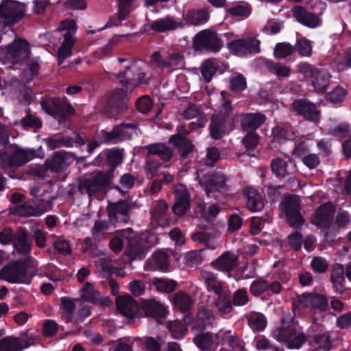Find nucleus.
<instances>
[{
    "instance_id": "obj_1",
    "label": "nucleus",
    "mask_w": 351,
    "mask_h": 351,
    "mask_svg": "<svg viewBox=\"0 0 351 351\" xmlns=\"http://www.w3.org/2000/svg\"><path fill=\"white\" fill-rule=\"evenodd\" d=\"M114 80L122 88H117L109 95L104 106V113L109 118H116L128 108V92H132L136 87L149 84L146 73L136 68L133 64L125 66L123 71L114 73Z\"/></svg>"
},
{
    "instance_id": "obj_2",
    "label": "nucleus",
    "mask_w": 351,
    "mask_h": 351,
    "mask_svg": "<svg viewBox=\"0 0 351 351\" xmlns=\"http://www.w3.org/2000/svg\"><path fill=\"white\" fill-rule=\"evenodd\" d=\"M297 324L294 312L285 313L281 318V327L276 329L273 335L278 341L284 343L289 349H299L307 339L304 332L297 331Z\"/></svg>"
},
{
    "instance_id": "obj_3",
    "label": "nucleus",
    "mask_w": 351,
    "mask_h": 351,
    "mask_svg": "<svg viewBox=\"0 0 351 351\" xmlns=\"http://www.w3.org/2000/svg\"><path fill=\"white\" fill-rule=\"evenodd\" d=\"M32 257L12 261L0 269V279L11 284L29 285L33 275L28 271Z\"/></svg>"
},
{
    "instance_id": "obj_4",
    "label": "nucleus",
    "mask_w": 351,
    "mask_h": 351,
    "mask_svg": "<svg viewBox=\"0 0 351 351\" xmlns=\"http://www.w3.org/2000/svg\"><path fill=\"white\" fill-rule=\"evenodd\" d=\"M298 70L308 80L316 93L326 92L331 78L330 73L326 69L308 62H300L298 64Z\"/></svg>"
},
{
    "instance_id": "obj_5",
    "label": "nucleus",
    "mask_w": 351,
    "mask_h": 351,
    "mask_svg": "<svg viewBox=\"0 0 351 351\" xmlns=\"http://www.w3.org/2000/svg\"><path fill=\"white\" fill-rule=\"evenodd\" d=\"M41 147L38 149H23L15 145L10 149L0 152V160L5 167H21L35 158L41 157Z\"/></svg>"
},
{
    "instance_id": "obj_6",
    "label": "nucleus",
    "mask_w": 351,
    "mask_h": 351,
    "mask_svg": "<svg viewBox=\"0 0 351 351\" xmlns=\"http://www.w3.org/2000/svg\"><path fill=\"white\" fill-rule=\"evenodd\" d=\"M288 225L295 229H300L304 219L301 213L300 199L297 195H288L285 197L280 204Z\"/></svg>"
},
{
    "instance_id": "obj_7",
    "label": "nucleus",
    "mask_w": 351,
    "mask_h": 351,
    "mask_svg": "<svg viewBox=\"0 0 351 351\" xmlns=\"http://www.w3.org/2000/svg\"><path fill=\"white\" fill-rule=\"evenodd\" d=\"M113 179L104 171H99L89 178L79 182L78 191L81 193H86L89 197L110 187Z\"/></svg>"
},
{
    "instance_id": "obj_8",
    "label": "nucleus",
    "mask_w": 351,
    "mask_h": 351,
    "mask_svg": "<svg viewBox=\"0 0 351 351\" xmlns=\"http://www.w3.org/2000/svg\"><path fill=\"white\" fill-rule=\"evenodd\" d=\"M43 109L56 119L60 124L66 123L69 117L75 115L76 111L70 103L62 102L59 98H50L41 102Z\"/></svg>"
},
{
    "instance_id": "obj_9",
    "label": "nucleus",
    "mask_w": 351,
    "mask_h": 351,
    "mask_svg": "<svg viewBox=\"0 0 351 351\" xmlns=\"http://www.w3.org/2000/svg\"><path fill=\"white\" fill-rule=\"evenodd\" d=\"M222 40L215 33L208 30H203L195 34L193 40V48L195 51H206L217 52L222 47Z\"/></svg>"
},
{
    "instance_id": "obj_10",
    "label": "nucleus",
    "mask_w": 351,
    "mask_h": 351,
    "mask_svg": "<svg viewBox=\"0 0 351 351\" xmlns=\"http://www.w3.org/2000/svg\"><path fill=\"white\" fill-rule=\"evenodd\" d=\"M259 40L249 37L233 40L227 44V47L233 55L244 57L247 55H254L261 51Z\"/></svg>"
},
{
    "instance_id": "obj_11",
    "label": "nucleus",
    "mask_w": 351,
    "mask_h": 351,
    "mask_svg": "<svg viewBox=\"0 0 351 351\" xmlns=\"http://www.w3.org/2000/svg\"><path fill=\"white\" fill-rule=\"evenodd\" d=\"M198 180L208 197H213V193L223 189L227 181L223 173L216 171H209L202 176L198 173Z\"/></svg>"
},
{
    "instance_id": "obj_12",
    "label": "nucleus",
    "mask_w": 351,
    "mask_h": 351,
    "mask_svg": "<svg viewBox=\"0 0 351 351\" xmlns=\"http://www.w3.org/2000/svg\"><path fill=\"white\" fill-rule=\"evenodd\" d=\"M133 206L125 199H119L116 202H108L107 213L110 222L112 224L128 223V217Z\"/></svg>"
},
{
    "instance_id": "obj_13",
    "label": "nucleus",
    "mask_w": 351,
    "mask_h": 351,
    "mask_svg": "<svg viewBox=\"0 0 351 351\" xmlns=\"http://www.w3.org/2000/svg\"><path fill=\"white\" fill-rule=\"evenodd\" d=\"M335 207L330 202L319 205L311 217V223L318 228L330 229L334 220Z\"/></svg>"
},
{
    "instance_id": "obj_14",
    "label": "nucleus",
    "mask_w": 351,
    "mask_h": 351,
    "mask_svg": "<svg viewBox=\"0 0 351 351\" xmlns=\"http://www.w3.org/2000/svg\"><path fill=\"white\" fill-rule=\"evenodd\" d=\"M298 303L302 308H308L314 313H324L329 309L328 298L317 293L302 294L298 299Z\"/></svg>"
},
{
    "instance_id": "obj_15",
    "label": "nucleus",
    "mask_w": 351,
    "mask_h": 351,
    "mask_svg": "<svg viewBox=\"0 0 351 351\" xmlns=\"http://www.w3.org/2000/svg\"><path fill=\"white\" fill-rule=\"evenodd\" d=\"M23 12L18 3L3 0L0 4V19L5 27H11L23 17Z\"/></svg>"
},
{
    "instance_id": "obj_16",
    "label": "nucleus",
    "mask_w": 351,
    "mask_h": 351,
    "mask_svg": "<svg viewBox=\"0 0 351 351\" xmlns=\"http://www.w3.org/2000/svg\"><path fill=\"white\" fill-rule=\"evenodd\" d=\"M292 108L299 116L304 120L317 123L320 119V112L317 109L314 103L311 102L306 98L295 99L292 103Z\"/></svg>"
},
{
    "instance_id": "obj_17",
    "label": "nucleus",
    "mask_w": 351,
    "mask_h": 351,
    "mask_svg": "<svg viewBox=\"0 0 351 351\" xmlns=\"http://www.w3.org/2000/svg\"><path fill=\"white\" fill-rule=\"evenodd\" d=\"M151 62L158 68L182 69L184 65V58L182 54L178 52L169 53L167 60L165 59L160 51H154L151 55Z\"/></svg>"
},
{
    "instance_id": "obj_18",
    "label": "nucleus",
    "mask_w": 351,
    "mask_h": 351,
    "mask_svg": "<svg viewBox=\"0 0 351 351\" xmlns=\"http://www.w3.org/2000/svg\"><path fill=\"white\" fill-rule=\"evenodd\" d=\"M175 202L172 207L173 212L178 216L185 215L191 205V195L186 186L182 184L174 186Z\"/></svg>"
},
{
    "instance_id": "obj_19",
    "label": "nucleus",
    "mask_w": 351,
    "mask_h": 351,
    "mask_svg": "<svg viewBox=\"0 0 351 351\" xmlns=\"http://www.w3.org/2000/svg\"><path fill=\"white\" fill-rule=\"evenodd\" d=\"M116 305L117 310L130 319L141 316V302L138 304L128 295L117 298Z\"/></svg>"
},
{
    "instance_id": "obj_20",
    "label": "nucleus",
    "mask_w": 351,
    "mask_h": 351,
    "mask_svg": "<svg viewBox=\"0 0 351 351\" xmlns=\"http://www.w3.org/2000/svg\"><path fill=\"white\" fill-rule=\"evenodd\" d=\"M29 43L22 39H16L6 47V55L13 63H19L29 57Z\"/></svg>"
},
{
    "instance_id": "obj_21",
    "label": "nucleus",
    "mask_w": 351,
    "mask_h": 351,
    "mask_svg": "<svg viewBox=\"0 0 351 351\" xmlns=\"http://www.w3.org/2000/svg\"><path fill=\"white\" fill-rule=\"evenodd\" d=\"M145 234H133L128 237L126 252L132 258H143L149 247V243Z\"/></svg>"
},
{
    "instance_id": "obj_22",
    "label": "nucleus",
    "mask_w": 351,
    "mask_h": 351,
    "mask_svg": "<svg viewBox=\"0 0 351 351\" xmlns=\"http://www.w3.org/2000/svg\"><path fill=\"white\" fill-rule=\"evenodd\" d=\"M232 124L233 119L225 117L223 113L213 116L209 125L210 136L215 140L221 139L228 133L229 127Z\"/></svg>"
},
{
    "instance_id": "obj_23",
    "label": "nucleus",
    "mask_w": 351,
    "mask_h": 351,
    "mask_svg": "<svg viewBox=\"0 0 351 351\" xmlns=\"http://www.w3.org/2000/svg\"><path fill=\"white\" fill-rule=\"evenodd\" d=\"M292 14L298 23L309 28H316L322 25L321 17L306 10L304 6H294Z\"/></svg>"
},
{
    "instance_id": "obj_24",
    "label": "nucleus",
    "mask_w": 351,
    "mask_h": 351,
    "mask_svg": "<svg viewBox=\"0 0 351 351\" xmlns=\"http://www.w3.org/2000/svg\"><path fill=\"white\" fill-rule=\"evenodd\" d=\"M97 158L106 160V165L109 167V169L104 171L114 179L115 169L123 160V149L119 148L108 149L104 152L100 153Z\"/></svg>"
},
{
    "instance_id": "obj_25",
    "label": "nucleus",
    "mask_w": 351,
    "mask_h": 351,
    "mask_svg": "<svg viewBox=\"0 0 351 351\" xmlns=\"http://www.w3.org/2000/svg\"><path fill=\"white\" fill-rule=\"evenodd\" d=\"M32 239L27 229L23 227L17 228L12 243L16 252L23 256L29 255L32 252Z\"/></svg>"
},
{
    "instance_id": "obj_26",
    "label": "nucleus",
    "mask_w": 351,
    "mask_h": 351,
    "mask_svg": "<svg viewBox=\"0 0 351 351\" xmlns=\"http://www.w3.org/2000/svg\"><path fill=\"white\" fill-rule=\"evenodd\" d=\"M186 24L182 19L176 20L173 16L167 15L165 18L158 19L152 22L149 29L154 32L163 33L173 31L178 28L183 29Z\"/></svg>"
},
{
    "instance_id": "obj_27",
    "label": "nucleus",
    "mask_w": 351,
    "mask_h": 351,
    "mask_svg": "<svg viewBox=\"0 0 351 351\" xmlns=\"http://www.w3.org/2000/svg\"><path fill=\"white\" fill-rule=\"evenodd\" d=\"M210 7L190 9L183 14L184 23L186 26H200L206 24L210 19Z\"/></svg>"
},
{
    "instance_id": "obj_28",
    "label": "nucleus",
    "mask_w": 351,
    "mask_h": 351,
    "mask_svg": "<svg viewBox=\"0 0 351 351\" xmlns=\"http://www.w3.org/2000/svg\"><path fill=\"white\" fill-rule=\"evenodd\" d=\"M141 315L155 319L164 318L167 315V308L164 304L155 299L142 300Z\"/></svg>"
},
{
    "instance_id": "obj_29",
    "label": "nucleus",
    "mask_w": 351,
    "mask_h": 351,
    "mask_svg": "<svg viewBox=\"0 0 351 351\" xmlns=\"http://www.w3.org/2000/svg\"><path fill=\"white\" fill-rule=\"evenodd\" d=\"M72 162L71 157L66 152H56L51 158H48L45 165L47 170L52 172L63 171Z\"/></svg>"
},
{
    "instance_id": "obj_30",
    "label": "nucleus",
    "mask_w": 351,
    "mask_h": 351,
    "mask_svg": "<svg viewBox=\"0 0 351 351\" xmlns=\"http://www.w3.org/2000/svg\"><path fill=\"white\" fill-rule=\"evenodd\" d=\"M169 265V255L162 250H158L153 254L152 258L146 261L145 268L146 270L165 272Z\"/></svg>"
},
{
    "instance_id": "obj_31",
    "label": "nucleus",
    "mask_w": 351,
    "mask_h": 351,
    "mask_svg": "<svg viewBox=\"0 0 351 351\" xmlns=\"http://www.w3.org/2000/svg\"><path fill=\"white\" fill-rule=\"evenodd\" d=\"M265 121L266 117L262 113H245L241 115V125L244 131L255 132Z\"/></svg>"
},
{
    "instance_id": "obj_32",
    "label": "nucleus",
    "mask_w": 351,
    "mask_h": 351,
    "mask_svg": "<svg viewBox=\"0 0 351 351\" xmlns=\"http://www.w3.org/2000/svg\"><path fill=\"white\" fill-rule=\"evenodd\" d=\"M213 268L226 273H230L237 266V257L230 252L223 253L212 262Z\"/></svg>"
},
{
    "instance_id": "obj_33",
    "label": "nucleus",
    "mask_w": 351,
    "mask_h": 351,
    "mask_svg": "<svg viewBox=\"0 0 351 351\" xmlns=\"http://www.w3.org/2000/svg\"><path fill=\"white\" fill-rule=\"evenodd\" d=\"M243 195L246 198V207L252 212L261 210L265 206V199L258 191L252 187H245Z\"/></svg>"
},
{
    "instance_id": "obj_34",
    "label": "nucleus",
    "mask_w": 351,
    "mask_h": 351,
    "mask_svg": "<svg viewBox=\"0 0 351 351\" xmlns=\"http://www.w3.org/2000/svg\"><path fill=\"white\" fill-rule=\"evenodd\" d=\"M344 267L342 264L336 263L330 271V282L335 293H342L346 290Z\"/></svg>"
},
{
    "instance_id": "obj_35",
    "label": "nucleus",
    "mask_w": 351,
    "mask_h": 351,
    "mask_svg": "<svg viewBox=\"0 0 351 351\" xmlns=\"http://www.w3.org/2000/svg\"><path fill=\"white\" fill-rule=\"evenodd\" d=\"M169 142L174 146L182 158L187 157L193 151L194 145L191 141L180 134L171 135Z\"/></svg>"
},
{
    "instance_id": "obj_36",
    "label": "nucleus",
    "mask_w": 351,
    "mask_h": 351,
    "mask_svg": "<svg viewBox=\"0 0 351 351\" xmlns=\"http://www.w3.org/2000/svg\"><path fill=\"white\" fill-rule=\"evenodd\" d=\"M172 304L181 313H188L193 308L194 301L189 294L180 291L173 295Z\"/></svg>"
},
{
    "instance_id": "obj_37",
    "label": "nucleus",
    "mask_w": 351,
    "mask_h": 351,
    "mask_svg": "<svg viewBox=\"0 0 351 351\" xmlns=\"http://www.w3.org/2000/svg\"><path fill=\"white\" fill-rule=\"evenodd\" d=\"M149 155H156L165 162L171 160L173 157V152L170 147L162 143H156L145 147Z\"/></svg>"
},
{
    "instance_id": "obj_38",
    "label": "nucleus",
    "mask_w": 351,
    "mask_h": 351,
    "mask_svg": "<svg viewBox=\"0 0 351 351\" xmlns=\"http://www.w3.org/2000/svg\"><path fill=\"white\" fill-rule=\"evenodd\" d=\"M47 211L43 206L31 202H24L15 208L14 213L21 217L40 216Z\"/></svg>"
},
{
    "instance_id": "obj_39",
    "label": "nucleus",
    "mask_w": 351,
    "mask_h": 351,
    "mask_svg": "<svg viewBox=\"0 0 351 351\" xmlns=\"http://www.w3.org/2000/svg\"><path fill=\"white\" fill-rule=\"evenodd\" d=\"M214 304L218 311L222 315H228L233 310L232 295L230 291H224L218 295Z\"/></svg>"
},
{
    "instance_id": "obj_40",
    "label": "nucleus",
    "mask_w": 351,
    "mask_h": 351,
    "mask_svg": "<svg viewBox=\"0 0 351 351\" xmlns=\"http://www.w3.org/2000/svg\"><path fill=\"white\" fill-rule=\"evenodd\" d=\"M81 297L85 301L97 304L101 303V294L92 283L86 282L80 290Z\"/></svg>"
},
{
    "instance_id": "obj_41",
    "label": "nucleus",
    "mask_w": 351,
    "mask_h": 351,
    "mask_svg": "<svg viewBox=\"0 0 351 351\" xmlns=\"http://www.w3.org/2000/svg\"><path fill=\"white\" fill-rule=\"evenodd\" d=\"M115 129L119 141L130 139L133 134L138 129V124L136 122L122 123L115 125Z\"/></svg>"
},
{
    "instance_id": "obj_42",
    "label": "nucleus",
    "mask_w": 351,
    "mask_h": 351,
    "mask_svg": "<svg viewBox=\"0 0 351 351\" xmlns=\"http://www.w3.org/2000/svg\"><path fill=\"white\" fill-rule=\"evenodd\" d=\"M75 143L80 146L87 143L86 151L89 154L93 153L97 147L103 144L101 141L97 138V135L92 138H88L84 133L77 134L75 136Z\"/></svg>"
},
{
    "instance_id": "obj_43",
    "label": "nucleus",
    "mask_w": 351,
    "mask_h": 351,
    "mask_svg": "<svg viewBox=\"0 0 351 351\" xmlns=\"http://www.w3.org/2000/svg\"><path fill=\"white\" fill-rule=\"evenodd\" d=\"M271 134L275 141L284 143L292 137L293 131L291 125H278L272 128Z\"/></svg>"
},
{
    "instance_id": "obj_44",
    "label": "nucleus",
    "mask_w": 351,
    "mask_h": 351,
    "mask_svg": "<svg viewBox=\"0 0 351 351\" xmlns=\"http://www.w3.org/2000/svg\"><path fill=\"white\" fill-rule=\"evenodd\" d=\"M61 300L62 317L66 323L72 322L76 308L74 301L70 298L62 297Z\"/></svg>"
},
{
    "instance_id": "obj_45",
    "label": "nucleus",
    "mask_w": 351,
    "mask_h": 351,
    "mask_svg": "<svg viewBox=\"0 0 351 351\" xmlns=\"http://www.w3.org/2000/svg\"><path fill=\"white\" fill-rule=\"evenodd\" d=\"M152 283L158 291L167 293L173 292L178 286L176 281L162 278H154Z\"/></svg>"
},
{
    "instance_id": "obj_46",
    "label": "nucleus",
    "mask_w": 351,
    "mask_h": 351,
    "mask_svg": "<svg viewBox=\"0 0 351 351\" xmlns=\"http://www.w3.org/2000/svg\"><path fill=\"white\" fill-rule=\"evenodd\" d=\"M226 16L233 17L247 18L252 12V7L249 3L237 4L226 9Z\"/></svg>"
},
{
    "instance_id": "obj_47",
    "label": "nucleus",
    "mask_w": 351,
    "mask_h": 351,
    "mask_svg": "<svg viewBox=\"0 0 351 351\" xmlns=\"http://www.w3.org/2000/svg\"><path fill=\"white\" fill-rule=\"evenodd\" d=\"M47 147L50 150H53L62 147H71L73 145V140L71 137H60L54 136L45 138Z\"/></svg>"
},
{
    "instance_id": "obj_48",
    "label": "nucleus",
    "mask_w": 351,
    "mask_h": 351,
    "mask_svg": "<svg viewBox=\"0 0 351 351\" xmlns=\"http://www.w3.org/2000/svg\"><path fill=\"white\" fill-rule=\"evenodd\" d=\"M287 166V162L280 158H274L271 162V169L273 174L280 179L285 178L288 176Z\"/></svg>"
},
{
    "instance_id": "obj_49",
    "label": "nucleus",
    "mask_w": 351,
    "mask_h": 351,
    "mask_svg": "<svg viewBox=\"0 0 351 351\" xmlns=\"http://www.w3.org/2000/svg\"><path fill=\"white\" fill-rule=\"evenodd\" d=\"M40 67L36 59L32 60L27 64V69L23 71V79L26 82H29L34 80L39 74Z\"/></svg>"
},
{
    "instance_id": "obj_50",
    "label": "nucleus",
    "mask_w": 351,
    "mask_h": 351,
    "mask_svg": "<svg viewBox=\"0 0 351 351\" xmlns=\"http://www.w3.org/2000/svg\"><path fill=\"white\" fill-rule=\"evenodd\" d=\"M55 250L63 256H69L72 254L73 250L71 245L67 239L63 237H58L53 243Z\"/></svg>"
},
{
    "instance_id": "obj_51",
    "label": "nucleus",
    "mask_w": 351,
    "mask_h": 351,
    "mask_svg": "<svg viewBox=\"0 0 351 351\" xmlns=\"http://www.w3.org/2000/svg\"><path fill=\"white\" fill-rule=\"evenodd\" d=\"M162 167V162L155 160L153 156H148L145 168L147 178L152 180L154 177L158 176L159 169Z\"/></svg>"
},
{
    "instance_id": "obj_52",
    "label": "nucleus",
    "mask_w": 351,
    "mask_h": 351,
    "mask_svg": "<svg viewBox=\"0 0 351 351\" xmlns=\"http://www.w3.org/2000/svg\"><path fill=\"white\" fill-rule=\"evenodd\" d=\"M119 42V38L117 36L112 37L105 46L99 49L94 53V56L98 59L110 57L112 55L113 47L117 45Z\"/></svg>"
},
{
    "instance_id": "obj_53",
    "label": "nucleus",
    "mask_w": 351,
    "mask_h": 351,
    "mask_svg": "<svg viewBox=\"0 0 351 351\" xmlns=\"http://www.w3.org/2000/svg\"><path fill=\"white\" fill-rule=\"evenodd\" d=\"M217 72V67L211 59L204 61L201 67V74L206 83L210 82Z\"/></svg>"
},
{
    "instance_id": "obj_54",
    "label": "nucleus",
    "mask_w": 351,
    "mask_h": 351,
    "mask_svg": "<svg viewBox=\"0 0 351 351\" xmlns=\"http://www.w3.org/2000/svg\"><path fill=\"white\" fill-rule=\"evenodd\" d=\"M259 141V136L255 132H247L245 136L242 140V143L245 147V152L250 156H254L251 152H254L257 147Z\"/></svg>"
},
{
    "instance_id": "obj_55",
    "label": "nucleus",
    "mask_w": 351,
    "mask_h": 351,
    "mask_svg": "<svg viewBox=\"0 0 351 351\" xmlns=\"http://www.w3.org/2000/svg\"><path fill=\"white\" fill-rule=\"evenodd\" d=\"M312 343L324 350L329 351L332 347L330 335L328 333L315 335L312 340Z\"/></svg>"
},
{
    "instance_id": "obj_56",
    "label": "nucleus",
    "mask_w": 351,
    "mask_h": 351,
    "mask_svg": "<svg viewBox=\"0 0 351 351\" xmlns=\"http://www.w3.org/2000/svg\"><path fill=\"white\" fill-rule=\"evenodd\" d=\"M293 48L301 56L309 57L312 54L311 42L306 38L298 39Z\"/></svg>"
},
{
    "instance_id": "obj_57",
    "label": "nucleus",
    "mask_w": 351,
    "mask_h": 351,
    "mask_svg": "<svg viewBox=\"0 0 351 351\" xmlns=\"http://www.w3.org/2000/svg\"><path fill=\"white\" fill-rule=\"evenodd\" d=\"M193 342L202 350H207L213 345V335L210 332L199 333L195 336Z\"/></svg>"
},
{
    "instance_id": "obj_58",
    "label": "nucleus",
    "mask_w": 351,
    "mask_h": 351,
    "mask_svg": "<svg viewBox=\"0 0 351 351\" xmlns=\"http://www.w3.org/2000/svg\"><path fill=\"white\" fill-rule=\"evenodd\" d=\"M30 230L32 234V237L35 239L36 246L39 248H43L46 247V236L47 232L40 228L38 224L32 226Z\"/></svg>"
},
{
    "instance_id": "obj_59",
    "label": "nucleus",
    "mask_w": 351,
    "mask_h": 351,
    "mask_svg": "<svg viewBox=\"0 0 351 351\" xmlns=\"http://www.w3.org/2000/svg\"><path fill=\"white\" fill-rule=\"evenodd\" d=\"M249 325L254 332L263 330L267 326V320L262 313H257L250 317L248 320Z\"/></svg>"
},
{
    "instance_id": "obj_60",
    "label": "nucleus",
    "mask_w": 351,
    "mask_h": 351,
    "mask_svg": "<svg viewBox=\"0 0 351 351\" xmlns=\"http://www.w3.org/2000/svg\"><path fill=\"white\" fill-rule=\"evenodd\" d=\"M21 126L24 130L33 129L37 130L42 128V122L40 119L36 116L27 114L25 117L21 119Z\"/></svg>"
},
{
    "instance_id": "obj_61",
    "label": "nucleus",
    "mask_w": 351,
    "mask_h": 351,
    "mask_svg": "<svg viewBox=\"0 0 351 351\" xmlns=\"http://www.w3.org/2000/svg\"><path fill=\"white\" fill-rule=\"evenodd\" d=\"M304 8L319 16H321L326 8V4L322 0H307Z\"/></svg>"
},
{
    "instance_id": "obj_62",
    "label": "nucleus",
    "mask_w": 351,
    "mask_h": 351,
    "mask_svg": "<svg viewBox=\"0 0 351 351\" xmlns=\"http://www.w3.org/2000/svg\"><path fill=\"white\" fill-rule=\"evenodd\" d=\"M347 95L346 89L337 86L326 95V99L331 103L337 104L343 101Z\"/></svg>"
},
{
    "instance_id": "obj_63",
    "label": "nucleus",
    "mask_w": 351,
    "mask_h": 351,
    "mask_svg": "<svg viewBox=\"0 0 351 351\" xmlns=\"http://www.w3.org/2000/svg\"><path fill=\"white\" fill-rule=\"evenodd\" d=\"M19 346L16 337L14 336H7L0 339V351H21V348H16Z\"/></svg>"
},
{
    "instance_id": "obj_64",
    "label": "nucleus",
    "mask_w": 351,
    "mask_h": 351,
    "mask_svg": "<svg viewBox=\"0 0 351 351\" xmlns=\"http://www.w3.org/2000/svg\"><path fill=\"white\" fill-rule=\"evenodd\" d=\"M267 280L265 279H258L254 280L250 287L251 294L255 297H259L263 293L267 292Z\"/></svg>"
}]
</instances>
